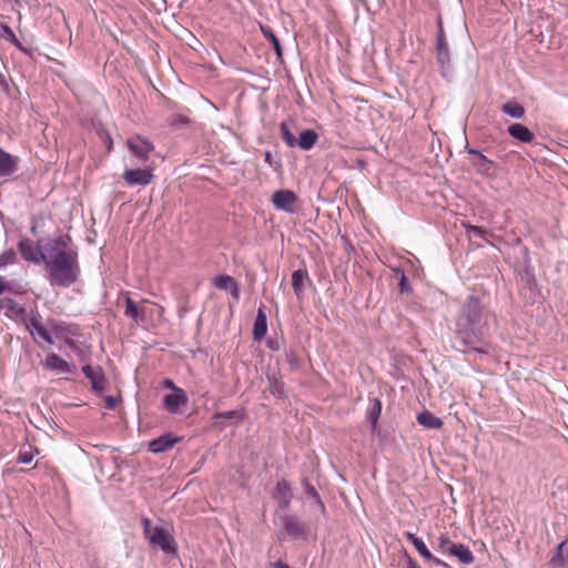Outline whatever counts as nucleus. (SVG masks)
Returning <instances> with one entry per match:
<instances>
[{
	"label": "nucleus",
	"instance_id": "obj_1",
	"mask_svg": "<svg viewBox=\"0 0 568 568\" xmlns=\"http://www.w3.org/2000/svg\"><path fill=\"white\" fill-rule=\"evenodd\" d=\"M491 315L480 301L470 296L460 307L456 321V348L463 353H488L484 341L488 334Z\"/></svg>",
	"mask_w": 568,
	"mask_h": 568
},
{
	"label": "nucleus",
	"instance_id": "obj_2",
	"mask_svg": "<svg viewBox=\"0 0 568 568\" xmlns=\"http://www.w3.org/2000/svg\"><path fill=\"white\" fill-rule=\"evenodd\" d=\"M69 242V236H59L42 247L41 260L45 264L52 286L69 287L78 280V253L68 248Z\"/></svg>",
	"mask_w": 568,
	"mask_h": 568
},
{
	"label": "nucleus",
	"instance_id": "obj_3",
	"mask_svg": "<svg viewBox=\"0 0 568 568\" xmlns=\"http://www.w3.org/2000/svg\"><path fill=\"white\" fill-rule=\"evenodd\" d=\"M150 545L161 549L166 555L176 554V542L173 536L163 527L156 526L152 534L146 538Z\"/></svg>",
	"mask_w": 568,
	"mask_h": 568
},
{
	"label": "nucleus",
	"instance_id": "obj_4",
	"mask_svg": "<svg viewBox=\"0 0 568 568\" xmlns=\"http://www.w3.org/2000/svg\"><path fill=\"white\" fill-rule=\"evenodd\" d=\"M280 520L288 537L294 540L306 538L308 525L302 521L296 515H284L280 517Z\"/></svg>",
	"mask_w": 568,
	"mask_h": 568
},
{
	"label": "nucleus",
	"instance_id": "obj_5",
	"mask_svg": "<svg viewBox=\"0 0 568 568\" xmlns=\"http://www.w3.org/2000/svg\"><path fill=\"white\" fill-rule=\"evenodd\" d=\"M436 52H437V57H436L437 62L440 65L443 74L446 75V72L449 70V67H450V54H449L448 42L446 40L440 19H438Z\"/></svg>",
	"mask_w": 568,
	"mask_h": 568
},
{
	"label": "nucleus",
	"instance_id": "obj_6",
	"mask_svg": "<svg viewBox=\"0 0 568 568\" xmlns=\"http://www.w3.org/2000/svg\"><path fill=\"white\" fill-rule=\"evenodd\" d=\"M126 145L131 154L141 163H144L149 159L150 153L154 149L152 142L140 135L128 139Z\"/></svg>",
	"mask_w": 568,
	"mask_h": 568
},
{
	"label": "nucleus",
	"instance_id": "obj_7",
	"mask_svg": "<svg viewBox=\"0 0 568 568\" xmlns=\"http://www.w3.org/2000/svg\"><path fill=\"white\" fill-rule=\"evenodd\" d=\"M272 202L275 209L281 210L286 213L295 212V203L297 202V196L293 191L290 190H278L273 193Z\"/></svg>",
	"mask_w": 568,
	"mask_h": 568
},
{
	"label": "nucleus",
	"instance_id": "obj_8",
	"mask_svg": "<svg viewBox=\"0 0 568 568\" xmlns=\"http://www.w3.org/2000/svg\"><path fill=\"white\" fill-rule=\"evenodd\" d=\"M26 327L39 346H42V343L50 345L53 344V339L49 331L41 324L37 316L30 317L26 322Z\"/></svg>",
	"mask_w": 568,
	"mask_h": 568
},
{
	"label": "nucleus",
	"instance_id": "obj_9",
	"mask_svg": "<svg viewBox=\"0 0 568 568\" xmlns=\"http://www.w3.org/2000/svg\"><path fill=\"white\" fill-rule=\"evenodd\" d=\"M153 173L150 169H126L122 178L129 185L146 186L153 180Z\"/></svg>",
	"mask_w": 568,
	"mask_h": 568
},
{
	"label": "nucleus",
	"instance_id": "obj_10",
	"mask_svg": "<svg viewBox=\"0 0 568 568\" xmlns=\"http://www.w3.org/2000/svg\"><path fill=\"white\" fill-rule=\"evenodd\" d=\"M189 402L187 395L183 389H176L175 393H170L163 397V407L170 414L181 413V407L186 406Z\"/></svg>",
	"mask_w": 568,
	"mask_h": 568
},
{
	"label": "nucleus",
	"instance_id": "obj_11",
	"mask_svg": "<svg viewBox=\"0 0 568 568\" xmlns=\"http://www.w3.org/2000/svg\"><path fill=\"white\" fill-rule=\"evenodd\" d=\"M82 373L91 382L92 389L95 393L100 394L105 389L106 379L101 367L84 365L82 367Z\"/></svg>",
	"mask_w": 568,
	"mask_h": 568
},
{
	"label": "nucleus",
	"instance_id": "obj_12",
	"mask_svg": "<svg viewBox=\"0 0 568 568\" xmlns=\"http://www.w3.org/2000/svg\"><path fill=\"white\" fill-rule=\"evenodd\" d=\"M405 537L414 545L415 549L425 560L432 561L437 566H445V564L440 559L432 555V552L429 551V549L427 548L426 544L423 541L422 538L417 537L415 534L410 531H406Z\"/></svg>",
	"mask_w": 568,
	"mask_h": 568
},
{
	"label": "nucleus",
	"instance_id": "obj_13",
	"mask_svg": "<svg viewBox=\"0 0 568 568\" xmlns=\"http://www.w3.org/2000/svg\"><path fill=\"white\" fill-rule=\"evenodd\" d=\"M19 251L22 255V257L26 261L33 262V263H40L41 260V252L38 246H36L31 240L29 239H21L18 244Z\"/></svg>",
	"mask_w": 568,
	"mask_h": 568
},
{
	"label": "nucleus",
	"instance_id": "obj_14",
	"mask_svg": "<svg viewBox=\"0 0 568 568\" xmlns=\"http://www.w3.org/2000/svg\"><path fill=\"white\" fill-rule=\"evenodd\" d=\"M19 159L0 148V178L11 176L18 170Z\"/></svg>",
	"mask_w": 568,
	"mask_h": 568
},
{
	"label": "nucleus",
	"instance_id": "obj_15",
	"mask_svg": "<svg viewBox=\"0 0 568 568\" xmlns=\"http://www.w3.org/2000/svg\"><path fill=\"white\" fill-rule=\"evenodd\" d=\"M292 496L290 484L285 479L280 480L274 491V499L278 507L281 509H287L292 500Z\"/></svg>",
	"mask_w": 568,
	"mask_h": 568
},
{
	"label": "nucleus",
	"instance_id": "obj_16",
	"mask_svg": "<svg viewBox=\"0 0 568 568\" xmlns=\"http://www.w3.org/2000/svg\"><path fill=\"white\" fill-rule=\"evenodd\" d=\"M45 367L51 371H57L67 374H72L75 372L74 365L69 364L54 353H51L47 356Z\"/></svg>",
	"mask_w": 568,
	"mask_h": 568
},
{
	"label": "nucleus",
	"instance_id": "obj_17",
	"mask_svg": "<svg viewBox=\"0 0 568 568\" xmlns=\"http://www.w3.org/2000/svg\"><path fill=\"white\" fill-rule=\"evenodd\" d=\"M124 315L135 324H141L145 321L144 308L138 306V304L129 295L125 297Z\"/></svg>",
	"mask_w": 568,
	"mask_h": 568
},
{
	"label": "nucleus",
	"instance_id": "obj_18",
	"mask_svg": "<svg viewBox=\"0 0 568 568\" xmlns=\"http://www.w3.org/2000/svg\"><path fill=\"white\" fill-rule=\"evenodd\" d=\"M213 284L219 290L226 291L235 298H239L240 291L236 281L230 275H219L213 278Z\"/></svg>",
	"mask_w": 568,
	"mask_h": 568
},
{
	"label": "nucleus",
	"instance_id": "obj_19",
	"mask_svg": "<svg viewBox=\"0 0 568 568\" xmlns=\"http://www.w3.org/2000/svg\"><path fill=\"white\" fill-rule=\"evenodd\" d=\"M0 308L4 311V315L13 320H19L26 315V308L20 306L12 298L0 300Z\"/></svg>",
	"mask_w": 568,
	"mask_h": 568
},
{
	"label": "nucleus",
	"instance_id": "obj_20",
	"mask_svg": "<svg viewBox=\"0 0 568 568\" xmlns=\"http://www.w3.org/2000/svg\"><path fill=\"white\" fill-rule=\"evenodd\" d=\"M178 442L171 434H164L149 443V450L152 453H163L174 446Z\"/></svg>",
	"mask_w": 568,
	"mask_h": 568
},
{
	"label": "nucleus",
	"instance_id": "obj_21",
	"mask_svg": "<svg viewBox=\"0 0 568 568\" xmlns=\"http://www.w3.org/2000/svg\"><path fill=\"white\" fill-rule=\"evenodd\" d=\"M508 133L523 143H530L535 139V134L520 123H513L507 129Z\"/></svg>",
	"mask_w": 568,
	"mask_h": 568
},
{
	"label": "nucleus",
	"instance_id": "obj_22",
	"mask_svg": "<svg viewBox=\"0 0 568 568\" xmlns=\"http://www.w3.org/2000/svg\"><path fill=\"white\" fill-rule=\"evenodd\" d=\"M305 282L311 283L308 273L305 270H296L292 274V287L294 294L298 300L304 296V284Z\"/></svg>",
	"mask_w": 568,
	"mask_h": 568
},
{
	"label": "nucleus",
	"instance_id": "obj_23",
	"mask_svg": "<svg viewBox=\"0 0 568 568\" xmlns=\"http://www.w3.org/2000/svg\"><path fill=\"white\" fill-rule=\"evenodd\" d=\"M267 332V318L264 312V306L257 310L254 321L253 337L255 341H262Z\"/></svg>",
	"mask_w": 568,
	"mask_h": 568
},
{
	"label": "nucleus",
	"instance_id": "obj_24",
	"mask_svg": "<svg viewBox=\"0 0 568 568\" xmlns=\"http://www.w3.org/2000/svg\"><path fill=\"white\" fill-rule=\"evenodd\" d=\"M448 554L456 557L462 564L469 565L474 562V555L470 549L464 544H455L448 548Z\"/></svg>",
	"mask_w": 568,
	"mask_h": 568
},
{
	"label": "nucleus",
	"instance_id": "obj_25",
	"mask_svg": "<svg viewBox=\"0 0 568 568\" xmlns=\"http://www.w3.org/2000/svg\"><path fill=\"white\" fill-rule=\"evenodd\" d=\"M473 166L476 171L485 176H491L495 174V164L491 160L486 158L484 154H479V156L475 158L471 161Z\"/></svg>",
	"mask_w": 568,
	"mask_h": 568
},
{
	"label": "nucleus",
	"instance_id": "obj_26",
	"mask_svg": "<svg viewBox=\"0 0 568 568\" xmlns=\"http://www.w3.org/2000/svg\"><path fill=\"white\" fill-rule=\"evenodd\" d=\"M417 422L428 429H439L443 426V420L429 410L419 413L417 415Z\"/></svg>",
	"mask_w": 568,
	"mask_h": 568
},
{
	"label": "nucleus",
	"instance_id": "obj_27",
	"mask_svg": "<svg viewBox=\"0 0 568 568\" xmlns=\"http://www.w3.org/2000/svg\"><path fill=\"white\" fill-rule=\"evenodd\" d=\"M318 135L314 130H304L300 133L296 145L302 150H311L317 142Z\"/></svg>",
	"mask_w": 568,
	"mask_h": 568
},
{
	"label": "nucleus",
	"instance_id": "obj_28",
	"mask_svg": "<svg viewBox=\"0 0 568 568\" xmlns=\"http://www.w3.org/2000/svg\"><path fill=\"white\" fill-rule=\"evenodd\" d=\"M501 111L514 119H523L525 109L516 101H509L501 106Z\"/></svg>",
	"mask_w": 568,
	"mask_h": 568
},
{
	"label": "nucleus",
	"instance_id": "obj_29",
	"mask_svg": "<svg viewBox=\"0 0 568 568\" xmlns=\"http://www.w3.org/2000/svg\"><path fill=\"white\" fill-rule=\"evenodd\" d=\"M267 379L271 394L276 398H283L285 396L284 383L276 375H268Z\"/></svg>",
	"mask_w": 568,
	"mask_h": 568
},
{
	"label": "nucleus",
	"instance_id": "obj_30",
	"mask_svg": "<svg viewBox=\"0 0 568 568\" xmlns=\"http://www.w3.org/2000/svg\"><path fill=\"white\" fill-rule=\"evenodd\" d=\"M261 31H262L263 36L273 44V48H274V51H275L277 58L282 59L283 49L280 43V40L274 34V32L270 28H266V27H261Z\"/></svg>",
	"mask_w": 568,
	"mask_h": 568
},
{
	"label": "nucleus",
	"instance_id": "obj_31",
	"mask_svg": "<svg viewBox=\"0 0 568 568\" xmlns=\"http://www.w3.org/2000/svg\"><path fill=\"white\" fill-rule=\"evenodd\" d=\"M463 226L465 227V231H466V234L470 237L473 235L475 236H478L480 239H483L484 241H486L487 243H489V240H488V231L485 230L484 227L481 226H476V225H473L470 224L469 222H463Z\"/></svg>",
	"mask_w": 568,
	"mask_h": 568
},
{
	"label": "nucleus",
	"instance_id": "obj_32",
	"mask_svg": "<svg viewBox=\"0 0 568 568\" xmlns=\"http://www.w3.org/2000/svg\"><path fill=\"white\" fill-rule=\"evenodd\" d=\"M382 413V403L379 399L375 398L372 403V406L367 410V417L371 420L373 428H375L377 424V419L379 418Z\"/></svg>",
	"mask_w": 568,
	"mask_h": 568
},
{
	"label": "nucleus",
	"instance_id": "obj_33",
	"mask_svg": "<svg viewBox=\"0 0 568 568\" xmlns=\"http://www.w3.org/2000/svg\"><path fill=\"white\" fill-rule=\"evenodd\" d=\"M303 486L305 488L306 494L311 498H313L315 500V503L318 506V508L321 509V511H324L325 510V506H324V504H323V501H322V499L320 497V494L315 489V487L313 485H311L307 479L303 480Z\"/></svg>",
	"mask_w": 568,
	"mask_h": 568
},
{
	"label": "nucleus",
	"instance_id": "obj_34",
	"mask_svg": "<svg viewBox=\"0 0 568 568\" xmlns=\"http://www.w3.org/2000/svg\"><path fill=\"white\" fill-rule=\"evenodd\" d=\"M281 129V136L284 140V142L290 146L294 148L296 146L297 139L294 136V134L291 132L288 125L285 122H282L280 125Z\"/></svg>",
	"mask_w": 568,
	"mask_h": 568
},
{
	"label": "nucleus",
	"instance_id": "obj_35",
	"mask_svg": "<svg viewBox=\"0 0 568 568\" xmlns=\"http://www.w3.org/2000/svg\"><path fill=\"white\" fill-rule=\"evenodd\" d=\"M38 452L37 449H33L31 446H29L26 450H20L17 456V463L28 465L30 464L34 458V453Z\"/></svg>",
	"mask_w": 568,
	"mask_h": 568
},
{
	"label": "nucleus",
	"instance_id": "obj_36",
	"mask_svg": "<svg viewBox=\"0 0 568 568\" xmlns=\"http://www.w3.org/2000/svg\"><path fill=\"white\" fill-rule=\"evenodd\" d=\"M168 123L173 128H182L190 123V119L182 114H172L169 116Z\"/></svg>",
	"mask_w": 568,
	"mask_h": 568
},
{
	"label": "nucleus",
	"instance_id": "obj_37",
	"mask_svg": "<svg viewBox=\"0 0 568 568\" xmlns=\"http://www.w3.org/2000/svg\"><path fill=\"white\" fill-rule=\"evenodd\" d=\"M16 261V253L8 250L0 255V268L13 264Z\"/></svg>",
	"mask_w": 568,
	"mask_h": 568
},
{
	"label": "nucleus",
	"instance_id": "obj_38",
	"mask_svg": "<svg viewBox=\"0 0 568 568\" xmlns=\"http://www.w3.org/2000/svg\"><path fill=\"white\" fill-rule=\"evenodd\" d=\"M398 286H399L400 293H408L412 291L410 285L408 283V278L404 272H400V278H399Z\"/></svg>",
	"mask_w": 568,
	"mask_h": 568
},
{
	"label": "nucleus",
	"instance_id": "obj_39",
	"mask_svg": "<svg viewBox=\"0 0 568 568\" xmlns=\"http://www.w3.org/2000/svg\"><path fill=\"white\" fill-rule=\"evenodd\" d=\"M438 545H439L440 549H443L444 551H447V552H448V548H450V546H455V544L450 541V539L447 535L439 536Z\"/></svg>",
	"mask_w": 568,
	"mask_h": 568
},
{
	"label": "nucleus",
	"instance_id": "obj_40",
	"mask_svg": "<svg viewBox=\"0 0 568 568\" xmlns=\"http://www.w3.org/2000/svg\"><path fill=\"white\" fill-rule=\"evenodd\" d=\"M142 526H143V534H144L145 538H148L152 534L153 529H155V527H156V526H153L151 519H149L146 517L142 518Z\"/></svg>",
	"mask_w": 568,
	"mask_h": 568
},
{
	"label": "nucleus",
	"instance_id": "obj_41",
	"mask_svg": "<svg viewBox=\"0 0 568 568\" xmlns=\"http://www.w3.org/2000/svg\"><path fill=\"white\" fill-rule=\"evenodd\" d=\"M0 27H1L2 31H3V33H4V37L9 41H11V42L17 41L14 32L12 31V29L8 24L1 23Z\"/></svg>",
	"mask_w": 568,
	"mask_h": 568
},
{
	"label": "nucleus",
	"instance_id": "obj_42",
	"mask_svg": "<svg viewBox=\"0 0 568 568\" xmlns=\"http://www.w3.org/2000/svg\"><path fill=\"white\" fill-rule=\"evenodd\" d=\"M236 416V412L235 410H227V412H222V413H216L214 415V418L215 419H220V418H223V419H232Z\"/></svg>",
	"mask_w": 568,
	"mask_h": 568
},
{
	"label": "nucleus",
	"instance_id": "obj_43",
	"mask_svg": "<svg viewBox=\"0 0 568 568\" xmlns=\"http://www.w3.org/2000/svg\"><path fill=\"white\" fill-rule=\"evenodd\" d=\"M104 402H105L106 408H109V409H114L118 405V398H115L113 396H106L104 398Z\"/></svg>",
	"mask_w": 568,
	"mask_h": 568
},
{
	"label": "nucleus",
	"instance_id": "obj_44",
	"mask_svg": "<svg viewBox=\"0 0 568 568\" xmlns=\"http://www.w3.org/2000/svg\"><path fill=\"white\" fill-rule=\"evenodd\" d=\"M163 385H164V387H165V388L171 389V390H172V393H175V392H176V389H182L181 387H178V386L173 383V381H172V379H169V378H166V379H164V381H163Z\"/></svg>",
	"mask_w": 568,
	"mask_h": 568
},
{
	"label": "nucleus",
	"instance_id": "obj_45",
	"mask_svg": "<svg viewBox=\"0 0 568 568\" xmlns=\"http://www.w3.org/2000/svg\"><path fill=\"white\" fill-rule=\"evenodd\" d=\"M403 568H420L417 562L409 556L406 557V561Z\"/></svg>",
	"mask_w": 568,
	"mask_h": 568
},
{
	"label": "nucleus",
	"instance_id": "obj_46",
	"mask_svg": "<svg viewBox=\"0 0 568 568\" xmlns=\"http://www.w3.org/2000/svg\"><path fill=\"white\" fill-rule=\"evenodd\" d=\"M286 358H287V362L293 365V366H296L297 365V358L295 357V355L293 353H290L286 355Z\"/></svg>",
	"mask_w": 568,
	"mask_h": 568
},
{
	"label": "nucleus",
	"instance_id": "obj_47",
	"mask_svg": "<svg viewBox=\"0 0 568 568\" xmlns=\"http://www.w3.org/2000/svg\"><path fill=\"white\" fill-rule=\"evenodd\" d=\"M7 290V285H6V282H4V277L0 275V295L2 293H4Z\"/></svg>",
	"mask_w": 568,
	"mask_h": 568
},
{
	"label": "nucleus",
	"instance_id": "obj_48",
	"mask_svg": "<svg viewBox=\"0 0 568 568\" xmlns=\"http://www.w3.org/2000/svg\"><path fill=\"white\" fill-rule=\"evenodd\" d=\"M466 150H467V153H468V154L476 155V158H477V156H479V154H481V153H480V151H479V150H477V149L466 148Z\"/></svg>",
	"mask_w": 568,
	"mask_h": 568
},
{
	"label": "nucleus",
	"instance_id": "obj_49",
	"mask_svg": "<svg viewBox=\"0 0 568 568\" xmlns=\"http://www.w3.org/2000/svg\"><path fill=\"white\" fill-rule=\"evenodd\" d=\"M53 329H54L55 332H61V333L65 331V329H64V327H63L62 325H54V326H53Z\"/></svg>",
	"mask_w": 568,
	"mask_h": 568
}]
</instances>
